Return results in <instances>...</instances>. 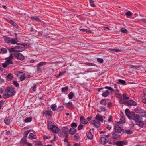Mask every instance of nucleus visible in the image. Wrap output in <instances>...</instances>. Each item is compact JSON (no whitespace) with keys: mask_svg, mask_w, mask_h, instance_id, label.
<instances>
[{"mask_svg":"<svg viewBox=\"0 0 146 146\" xmlns=\"http://www.w3.org/2000/svg\"><path fill=\"white\" fill-rule=\"evenodd\" d=\"M126 116L129 119L134 120L136 124L139 126L141 127L144 125L143 122L140 120V116L138 115L135 114L133 112H130V110L126 109L125 111Z\"/></svg>","mask_w":146,"mask_h":146,"instance_id":"f257e3e1","label":"nucleus"},{"mask_svg":"<svg viewBox=\"0 0 146 146\" xmlns=\"http://www.w3.org/2000/svg\"><path fill=\"white\" fill-rule=\"evenodd\" d=\"M14 89L11 87H8L5 90L3 97L4 99H6L14 96Z\"/></svg>","mask_w":146,"mask_h":146,"instance_id":"f03ea898","label":"nucleus"},{"mask_svg":"<svg viewBox=\"0 0 146 146\" xmlns=\"http://www.w3.org/2000/svg\"><path fill=\"white\" fill-rule=\"evenodd\" d=\"M103 118L102 116H100L99 115H96L95 119L91 121L92 124L94 125L96 127H98L100 125V121L103 122Z\"/></svg>","mask_w":146,"mask_h":146,"instance_id":"7ed1b4c3","label":"nucleus"},{"mask_svg":"<svg viewBox=\"0 0 146 146\" xmlns=\"http://www.w3.org/2000/svg\"><path fill=\"white\" fill-rule=\"evenodd\" d=\"M52 124V123L51 121L47 122L48 129L51 130L53 133H58L59 131V129L56 126L53 125Z\"/></svg>","mask_w":146,"mask_h":146,"instance_id":"20e7f679","label":"nucleus"},{"mask_svg":"<svg viewBox=\"0 0 146 146\" xmlns=\"http://www.w3.org/2000/svg\"><path fill=\"white\" fill-rule=\"evenodd\" d=\"M17 44L23 46V47L20 46H15V50L16 52H21L25 50V47L27 45L25 43H17Z\"/></svg>","mask_w":146,"mask_h":146,"instance_id":"39448f33","label":"nucleus"},{"mask_svg":"<svg viewBox=\"0 0 146 146\" xmlns=\"http://www.w3.org/2000/svg\"><path fill=\"white\" fill-rule=\"evenodd\" d=\"M127 140L118 141L116 142L115 144L117 146H123L124 145H127Z\"/></svg>","mask_w":146,"mask_h":146,"instance_id":"423d86ee","label":"nucleus"},{"mask_svg":"<svg viewBox=\"0 0 146 146\" xmlns=\"http://www.w3.org/2000/svg\"><path fill=\"white\" fill-rule=\"evenodd\" d=\"M14 55L17 59L21 60H23L25 58L24 56L21 53H15Z\"/></svg>","mask_w":146,"mask_h":146,"instance_id":"0eeeda50","label":"nucleus"},{"mask_svg":"<svg viewBox=\"0 0 146 146\" xmlns=\"http://www.w3.org/2000/svg\"><path fill=\"white\" fill-rule=\"evenodd\" d=\"M123 129H122L118 125H116L114 126V132H116L117 133H120Z\"/></svg>","mask_w":146,"mask_h":146,"instance_id":"6e6552de","label":"nucleus"},{"mask_svg":"<svg viewBox=\"0 0 146 146\" xmlns=\"http://www.w3.org/2000/svg\"><path fill=\"white\" fill-rule=\"evenodd\" d=\"M43 114L46 116L52 117V116L53 112L50 110H46L43 112Z\"/></svg>","mask_w":146,"mask_h":146,"instance_id":"1a4fd4ad","label":"nucleus"},{"mask_svg":"<svg viewBox=\"0 0 146 146\" xmlns=\"http://www.w3.org/2000/svg\"><path fill=\"white\" fill-rule=\"evenodd\" d=\"M120 133H116V132H114L112 133V137L114 139H116L119 138L121 135L120 134Z\"/></svg>","mask_w":146,"mask_h":146,"instance_id":"9d476101","label":"nucleus"},{"mask_svg":"<svg viewBox=\"0 0 146 146\" xmlns=\"http://www.w3.org/2000/svg\"><path fill=\"white\" fill-rule=\"evenodd\" d=\"M105 88L113 92H115V93H118L119 92V90L118 89H113V88L110 86H106L105 87Z\"/></svg>","mask_w":146,"mask_h":146,"instance_id":"9b49d317","label":"nucleus"},{"mask_svg":"<svg viewBox=\"0 0 146 146\" xmlns=\"http://www.w3.org/2000/svg\"><path fill=\"white\" fill-rule=\"evenodd\" d=\"M6 78L7 80L10 81L13 78L14 76L11 73H9L8 74Z\"/></svg>","mask_w":146,"mask_h":146,"instance_id":"f8f14e48","label":"nucleus"},{"mask_svg":"<svg viewBox=\"0 0 146 146\" xmlns=\"http://www.w3.org/2000/svg\"><path fill=\"white\" fill-rule=\"evenodd\" d=\"M19 42V40L17 39V38H11L10 44H17V43Z\"/></svg>","mask_w":146,"mask_h":146,"instance_id":"ddd939ff","label":"nucleus"},{"mask_svg":"<svg viewBox=\"0 0 146 146\" xmlns=\"http://www.w3.org/2000/svg\"><path fill=\"white\" fill-rule=\"evenodd\" d=\"M125 122V119L123 117H121L120 119V121H115V123L116 124H122L123 123Z\"/></svg>","mask_w":146,"mask_h":146,"instance_id":"4468645a","label":"nucleus"},{"mask_svg":"<svg viewBox=\"0 0 146 146\" xmlns=\"http://www.w3.org/2000/svg\"><path fill=\"white\" fill-rule=\"evenodd\" d=\"M76 129L74 128H71L69 130V133L71 135H73L76 132Z\"/></svg>","mask_w":146,"mask_h":146,"instance_id":"2eb2a0df","label":"nucleus"},{"mask_svg":"<svg viewBox=\"0 0 146 146\" xmlns=\"http://www.w3.org/2000/svg\"><path fill=\"white\" fill-rule=\"evenodd\" d=\"M80 121L82 123L84 124H86L88 123V121L86 120L82 116L80 117Z\"/></svg>","mask_w":146,"mask_h":146,"instance_id":"dca6fc26","label":"nucleus"},{"mask_svg":"<svg viewBox=\"0 0 146 146\" xmlns=\"http://www.w3.org/2000/svg\"><path fill=\"white\" fill-rule=\"evenodd\" d=\"M101 143V144L104 145L108 142V141L104 137H101L100 139Z\"/></svg>","mask_w":146,"mask_h":146,"instance_id":"f3484780","label":"nucleus"},{"mask_svg":"<svg viewBox=\"0 0 146 146\" xmlns=\"http://www.w3.org/2000/svg\"><path fill=\"white\" fill-rule=\"evenodd\" d=\"M4 37L5 42L8 44H9L11 40V38L7 36H4Z\"/></svg>","mask_w":146,"mask_h":146,"instance_id":"a211bd4d","label":"nucleus"},{"mask_svg":"<svg viewBox=\"0 0 146 146\" xmlns=\"http://www.w3.org/2000/svg\"><path fill=\"white\" fill-rule=\"evenodd\" d=\"M31 19L33 21H41L40 19L37 16H33L31 17Z\"/></svg>","mask_w":146,"mask_h":146,"instance_id":"6ab92c4d","label":"nucleus"},{"mask_svg":"<svg viewBox=\"0 0 146 146\" xmlns=\"http://www.w3.org/2000/svg\"><path fill=\"white\" fill-rule=\"evenodd\" d=\"M127 103L128 104L131 105L135 106L137 105V103L135 102L132 100H129L127 102Z\"/></svg>","mask_w":146,"mask_h":146,"instance_id":"aec40b11","label":"nucleus"},{"mask_svg":"<svg viewBox=\"0 0 146 146\" xmlns=\"http://www.w3.org/2000/svg\"><path fill=\"white\" fill-rule=\"evenodd\" d=\"M141 67V66H133V65H130V68L134 69L139 70V68Z\"/></svg>","mask_w":146,"mask_h":146,"instance_id":"412c9836","label":"nucleus"},{"mask_svg":"<svg viewBox=\"0 0 146 146\" xmlns=\"http://www.w3.org/2000/svg\"><path fill=\"white\" fill-rule=\"evenodd\" d=\"M122 132L124 133H126L129 135L133 133V132L130 129L125 130L123 129Z\"/></svg>","mask_w":146,"mask_h":146,"instance_id":"4be33fe9","label":"nucleus"},{"mask_svg":"<svg viewBox=\"0 0 146 146\" xmlns=\"http://www.w3.org/2000/svg\"><path fill=\"white\" fill-rule=\"evenodd\" d=\"M110 94L108 90H106L102 94V96L104 97L107 96Z\"/></svg>","mask_w":146,"mask_h":146,"instance_id":"5701e85b","label":"nucleus"},{"mask_svg":"<svg viewBox=\"0 0 146 146\" xmlns=\"http://www.w3.org/2000/svg\"><path fill=\"white\" fill-rule=\"evenodd\" d=\"M87 137L89 139H91L93 138V135L90 131L87 132L86 133Z\"/></svg>","mask_w":146,"mask_h":146,"instance_id":"b1692460","label":"nucleus"},{"mask_svg":"<svg viewBox=\"0 0 146 146\" xmlns=\"http://www.w3.org/2000/svg\"><path fill=\"white\" fill-rule=\"evenodd\" d=\"M29 139L32 140L33 139H36V137L35 135H34L32 133H30L28 137Z\"/></svg>","mask_w":146,"mask_h":146,"instance_id":"393cba45","label":"nucleus"},{"mask_svg":"<svg viewBox=\"0 0 146 146\" xmlns=\"http://www.w3.org/2000/svg\"><path fill=\"white\" fill-rule=\"evenodd\" d=\"M68 89V86L65 87H63L61 88V91L63 92H65L67 91Z\"/></svg>","mask_w":146,"mask_h":146,"instance_id":"a878e982","label":"nucleus"},{"mask_svg":"<svg viewBox=\"0 0 146 146\" xmlns=\"http://www.w3.org/2000/svg\"><path fill=\"white\" fill-rule=\"evenodd\" d=\"M47 64V62H41L39 63L37 66L38 67H41L43 66H45Z\"/></svg>","mask_w":146,"mask_h":146,"instance_id":"bb28decb","label":"nucleus"},{"mask_svg":"<svg viewBox=\"0 0 146 146\" xmlns=\"http://www.w3.org/2000/svg\"><path fill=\"white\" fill-rule=\"evenodd\" d=\"M26 138L23 137L21 140L20 141V143L21 144H24L25 143H26Z\"/></svg>","mask_w":146,"mask_h":146,"instance_id":"cd10ccee","label":"nucleus"},{"mask_svg":"<svg viewBox=\"0 0 146 146\" xmlns=\"http://www.w3.org/2000/svg\"><path fill=\"white\" fill-rule=\"evenodd\" d=\"M57 106L55 104H52L51 106V108L52 110L53 111H56Z\"/></svg>","mask_w":146,"mask_h":146,"instance_id":"c85d7f7f","label":"nucleus"},{"mask_svg":"<svg viewBox=\"0 0 146 146\" xmlns=\"http://www.w3.org/2000/svg\"><path fill=\"white\" fill-rule=\"evenodd\" d=\"M13 26L17 28L18 27V25L17 24L13 21L12 20H11L9 22Z\"/></svg>","mask_w":146,"mask_h":146,"instance_id":"c756f323","label":"nucleus"},{"mask_svg":"<svg viewBox=\"0 0 146 146\" xmlns=\"http://www.w3.org/2000/svg\"><path fill=\"white\" fill-rule=\"evenodd\" d=\"M30 130H27L24 133V137H23L26 138L27 137L28 134L30 132Z\"/></svg>","mask_w":146,"mask_h":146,"instance_id":"7c9ffc66","label":"nucleus"},{"mask_svg":"<svg viewBox=\"0 0 146 146\" xmlns=\"http://www.w3.org/2000/svg\"><path fill=\"white\" fill-rule=\"evenodd\" d=\"M32 120V118L31 117H29L26 118L25 120V122H31Z\"/></svg>","mask_w":146,"mask_h":146,"instance_id":"2f4dec72","label":"nucleus"},{"mask_svg":"<svg viewBox=\"0 0 146 146\" xmlns=\"http://www.w3.org/2000/svg\"><path fill=\"white\" fill-rule=\"evenodd\" d=\"M89 2L90 3V5L92 7H96V5L93 4L94 1L92 0H89Z\"/></svg>","mask_w":146,"mask_h":146,"instance_id":"473e14b6","label":"nucleus"},{"mask_svg":"<svg viewBox=\"0 0 146 146\" xmlns=\"http://www.w3.org/2000/svg\"><path fill=\"white\" fill-rule=\"evenodd\" d=\"M15 47L14 48H8V49L9 50V51L11 52H16L15 49Z\"/></svg>","mask_w":146,"mask_h":146,"instance_id":"72a5a7b5","label":"nucleus"},{"mask_svg":"<svg viewBox=\"0 0 146 146\" xmlns=\"http://www.w3.org/2000/svg\"><path fill=\"white\" fill-rule=\"evenodd\" d=\"M25 74H23L20 76V78L21 81H23L25 80L26 78V77L24 76Z\"/></svg>","mask_w":146,"mask_h":146,"instance_id":"f704fd0d","label":"nucleus"},{"mask_svg":"<svg viewBox=\"0 0 146 146\" xmlns=\"http://www.w3.org/2000/svg\"><path fill=\"white\" fill-rule=\"evenodd\" d=\"M5 123L7 125H9L10 123V119L8 118H5L4 120Z\"/></svg>","mask_w":146,"mask_h":146,"instance_id":"c9c22d12","label":"nucleus"},{"mask_svg":"<svg viewBox=\"0 0 146 146\" xmlns=\"http://www.w3.org/2000/svg\"><path fill=\"white\" fill-rule=\"evenodd\" d=\"M74 96V94L72 92H70L68 95V96L69 99H72Z\"/></svg>","mask_w":146,"mask_h":146,"instance_id":"e433bc0d","label":"nucleus"},{"mask_svg":"<svg viewBox=\"0 0 146 146\" xmlns=\"http://www.w3.org/2000/svg\"><path fill=\"white\" fill-rule=\"evenodd\" d=\"M141 115L143 117L146 118V112L142 111L140 113Z\"/></svg>","mask_w":146,"mask_h":146,"instance_id":"4c0bfd02","label":"nucleus"},{"mask_svg":"<svg viewBox=\"0 0 146 146\" xmlns=\"http://www.w3.org/2000/svg\"><path fill=\"white\" fill-rule=\"evenodd\" d=\"M100 104L104 105H106V102L105 100L102 99L100 102Z\"/></svg>","mask_w":146,"mask_h":146,"instance_id":"58836bf2","label":"nucleus"},{"mask_svg":"<svg viewBox=\"0 0 146 146\" xmlns=\"http://www.w3.org/2000/svg\"><path fill=\"white\" fill-rule=\"evenodd\" d=\"M64 108L62 106H60L58 107V108L56 109V111L57 112L60 111L62 110Z\"/></svg>","mask_w":146,"mask_h":146,"instance_id":"ea45409f","label":"nucleus"},{"mask_svg":"<svg viewBox=\"0 0 146 146\" xmlns=\"http://www.w3.org/2000/svg\"><path fill=\"white\" fill-rule=\"evenodd\" d=\"M13 83L14 85L17 87H19V84L17 82V81H13Z\"/></svg>","mask_w":146,"mask_h":146,"instance_id":"a19ab883","label":"nucleus"},{"mask_svg":"<svg viewBox=\"0 0 146 146\" xmlns=\"http://www.w3.org/2000/svg\"><path fill=\"white\" fill-rule=\"evenodd\" d=\"M6 62L7 64H8V65H9V64H13V62L12 60L11 59H7L6 61Z\"/></svg>","mask_w":146,"mask_h":146,"instance_id":"79ce46f5","label":"nucleus"},{"mask_svg":"<svg viewBox=\"0 0 146 146\" xmlns=\"http://www.w3.org/2000/svg\"><path fill=\"white\" fill-rule=\"evenodd\" d=\"M119 82L122 84H125L126 82L125 80L121 79H119L118 80Z\"/></svg>","mask_w":146,"mask_h":146,"instance_id":"37998d69","label":"nucleus"},{"mask_svg":"<svg viewBox=\"0 0 146 146\" xmlns=\"http://www.w3.org/2000/svg\"><path fill=\"white\" fill-rule=\"evenodd\" d=\"M71 126L72 127V128H75V127H77V124L76 123H72L71 125Z\"/></svg>","mask_w":146,"mask_h":146,"instance_id":"c03bdc74","label":"nucleus"},{"mask_svg":"<svg viewBox=\"0 0 146 146\" xmlns=\"http://www.w3.org/2000/svg\"><path fill=\"white\" fill-rule=\"evenodd\" d=\"M62 130L64 132H68V128L66 127H63L62 128Z\"/></svg>","mask_w":146,"mask_h":146,"instance_id":"a18cd8bd","label":"nucleus"},{"mask_svg":"<svg viewBox=\"0 0 146 146\" xmlns=\"http://www.w3.org/2000/svg\"><path fill=\"white\" fill-rule=\"evenodd\" d=\"M80 138V136L78 134L74 136V139L75 140H77Z\"/></svg>","mask_w":146,"mask_h":146,"instance_id":"49530a36","label":"nucleus"},{"mask_svg":"<svg viewBox=\"0 0 146 146\" xmlns=\"http://www.w3.org/2000/svg\"><path fill=\"white\" fill-rule=\"evenodd\" d=\"M121 31L122 32L126 33L128 32L127 30L124 28H122L121 29Z\"/></svg>","mask_w":146,"mask_h":146,"instance_id":"de8ad7c7","label":"nucleus"},{"mask_svg":"<svg viewBox=\"0 0 146 146\" xmlns=\"http://www.w3.org/2000/svg\"><path fill=\"white\" fill-rule=\"evenodd\" d=\"M83 125L82 124H80L78 126V130H80L82 129L83 127Z\"/></svg>","mask_w":146,"mask_h":146,"instance_id":"09e8293b","label":"nucleus"},{"mask_svg":"<svg viewBox=\"0 0 146 146\" xmlns=\"http://www.w3.org/2000/svg\"><path fill=\"white\" fill-rule=\"evenodd\" d=\"M35 144L39 146H41V145H42L41 142L38 141H35Z\"/></svg>","mask_w":146,"mask_h":146,"instance_id":"8fccbe9b","label":"nucleus"},{"mask_svg":"<svg viewBox=\"0 0 146 146\" xmlns=\"http://www.w3.org/2000/svg\"><path fill=\"white\" fill-rule=\"evenodd\" d=\"M132 13L129 11L127 12L125 14L126 16H131L132 15Z\"/></svg>","mask_w":146,"mask_h":146,"instance_id":"3c124183","label":"nucleus"},{"mask_svg":"<svg viewBox=\"0 0 146 146\" xmlns=\"http://www.w3.org/2000/svg\"><path fill=\"white\" fill-rule=\"evenodd\" d=\"M37 72L38 73H40L42 72V70L41 68H40V67H38L37 66Z\"/></svg>","mask_w":146,"mask_h":146,"instance_id":"603ef678","label":"nucleus"},{"mask_svg":"<svg viewBox=\"0 0 146 146\" xmlns=\"http://www.w3.org/2000/svg\"><path fill=\"white\" fill-rule=\"evenodd\" d=\"M97 61L99 63H102L103 62V60L102 58H98L97 59Z\"/></svg>","mask_w":146,"mask_h":146,"instance_id":"864d4df0","label":"nucleus"},{"mask_svg":"<svg viewBox=\"0 0 146 146\" xmlns=\"http://www.w3.org/2000/svg\"><path fill=\"white\" fill-rule=\"evenodd\" d=\"M43 137L44 140L46 139H48L51 138V137L50 136H47L45 135L43 136Z\"/></svg>","mask_w":146,"mask_h":146,"instance_id":"5fc2aeb1","label":"nucleus"},{"mask_svg":"<svg viewBox=\"0 0 146 146\" xmlns=\"http://www.w3.org/2000/svg\"><path fill=\"white\" fill-rule=\"evenodd\" d=\"M1 52L3 54L6 53L7 52V50L6 48H3L1 49Z\"/></svg>","mask_w":146,"mask_h":146,"instance_id":"6e6d98bb","label":"nucleus"},{"mask_svg":"<svg viewBox=\"0 0 146 146\" xmlns=\"http://www.w3.org/2000/svg\"><path fill=\"white\" fill-rule=\"evenodd\" d=\"M8 64H7V63L6 62L3 63L2 64V66L4 68H6L8 66Z\"/></svg>","mask_w":146,"mask_h":146,"instance_id":"4d7b16f0","label":"nucleus"},{"mask_svg":"<svg viewBox=\"0 0 146 146\" xmlns=\"http://www.w3.org/2000/svg\"><path fill=\"white\" fill-rule=\"evenodd\" d=\"M117 95V97L119 99H121L122 97L121 95V94H118V93L117 94V93H115Z\"/></svg>","mask_w":146,"mask_h":146,"instance_id":"13d9d810","label":"nucleus"},{"mask_svg":"<svg viewBox=\"0 0 146 146\" xmlns=\"http://www.w3.org/2000/svg\"><path fill=\"white\" fill-rule=\"evenodd\" d=\"M123 96L124 99L128 100L129 98V97H128L124 93L123 94Z\"/></svg>","mask_w":146,"mask_h":146,"instance_id":"bf43d9fd","label":"nucleus"},{"mask_svg":"<svg viewBox=\"0 0 146 146\" xmlns=\"http://www.w3.org/2000/svg\"><path fill=\"white\" fill-rule=\"evenodd\" d=\"M85 64L88 66H94V63H90L89 62H87Z\"/></svg>","mask_w":146,"mask_h":146,"instance_id":"052dcab7","label":"nucleus"},{"mask_svg":"<svg viewBox=\"0 0 146 146\" xmlns=\"http://www.w3.org/2000/svg\"><path fill=\"white\" fill-rule=\"evenodd\" d=\"M110 50L111 51H113L114 52H117L120 51V50H119L117 49H110Z\"/></svg>","mask_w":146,"mask_h":146,"instance_id":"680f3d73","label":"nucleus"},{"mask_svg":"<svg viewBox=\"0 0 146 146\" xmlns=\"http://www.w3.org/2000/svg\"><path fill=\"white\" fill-rule=\"evenodd\" d=\"M68 132H64V136L65 138H68V135L67 133Z\"/></svg>","mask_w":146,"mask_h":146,"instance_id":"e2e57ef3","label":"nucleus"},{"mask_svg":"<svg viewBox=\"0 0 146 146\" xmlns=\"http://www.w3.org/2000/svg\"><path fill=\"white\" fill-rule=\"evenodd\" d=\"M21 73H23V72H20L19 71H17L15 72V74L17 76H19V74Z\"/></svg>","mask_w":146,"mask_h":146,"instance_id":"0e129e2a","label":"nucleus"},{"mask_svg":"<svg viewBox=\"0 0 146 146\" xmlns=\"http://www.w3.org/2000/svg\"><path fill=\"white\" fill-rule=\"evenodd\" d=\"M106 127L107 129L108 130H110L111 128V127L109 125H106Z\"/></svg>","mask_w":146,"mask_h":146,"instance_id":"69168bd1","label":"nucleus"},{"mask_svg":"<svg viewBox=\"0 0 146 146\" xmlns=\"http://www.w3.org/2000/svg\"><path fill=\"white\" fill-rule=\"evenodd\" d=\"M85 31H86L88 34L90 33H91V31L90 30L88 29H85Z\"/></svg>","mask_w":146,"mask_h":146,"instance_id":"338daca9","label":"nucleus"},{"mask_svg":"<svg viewBox=\"0 0 146 146\" xmlns=\"http://www.w3.org/2000/svg\"><path fill=\"white\" fill-rule=\"evenodd\" d=\"M141 31H142L143 33H144L145 32L146 33V29L144 28H142L141 29Z\"/></svg>","mask_w":146,"mask_h":146,"instance_id":"774afa93","label":"nucleus"}]
</instances>
